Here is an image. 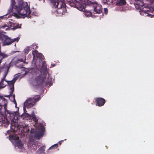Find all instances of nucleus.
Here are the masks:
<instances>
[{
	"label": "nucleus",
	"instance_id": "nucleus-7",
	"mask_svg": "<svg viewBox=\"0 0 154 154\" xmlns=\"http://www.w3.org/2000/svg\"><path fill=\"white\" fill-rule=\"evenodd\" d=\"M86 3L81 4L80 6L81 7V9L82 10H79L81 11H83V12L84 16L85 17H89L90 16L92 17H97V16L96 15H94L91 14V12L89 11H87L85 9L86 6Z\"/></svg>",
	"mask_w": 154,
	"mask_h": 154
},
{
	"label": "nucleus",
	"instance_id": "nucleus-5",
	"mask_svg": "<svg viewBox=\"0 0 154 154\" xmlns=\"http://www.w3.org/2000/svg\"><path fill=\"white\" fill-rule=\"evenodd\" d=\"M1 37L2 40L4 41L3 45H9L12 42H18L20 39L19 37H17L13 39H11L7 36L4 35H2Z\"/></svg>",
	"mask_w": 154,
	"mask_h": 154
},
{
	"label": "nucleus",
	"instance_id": "nucleus-9",
	"mask_svg": "<svg viewBox=\"0 0 154 154\" xmlns=\"http://www.w3.org/2000/svg\"><path fill=\"white\" fill-rule=\"evenodd\" d=\"M70 3V5L72 6H75L79 10H82L81 7L80 5L82 4L81 2H78L76 0H68Z\"/></svg>",
	"mask_w": 154,
	"mask_h": 154
},
{
	"label": "nucleus",
	"instance_id": "nucleus-21",
	"mask_svg": "<svg viewBox=\"0 0 154 154\" xmlns=\"http://www.w3.org/2000/svg\"><path fill=\"white\" fill-rule=\"evenodd\" d=\"M36 147H37L35 146V144H34V145H33L31 147V148L32 149H34L35 150V148H36Z\"/></svg>",
	"mask_w": 154,
	"mask_h": 154
},
{
	"label": "nucleus",
	"instance_id": "nucleus-3",
	"mask_svg": "<svg viewBox=\"0 0 154 154\" xmlns=\"http://www.w3.org/2000/svg\"><path fill=\"white\" fill-rule=\"evenodd\" d=\"M7 72H6L3 78L1 79L0 82V89L4 88L7 84L9 85L11 91L9 98L12 101L14 102L15 105V107H17V103L15 99V95H11L13 92L14 90V84L17 79L15 78L11 81H7L5 79V78L7 75Z\"/></svg>",
	"mask_w": 154,
	"mask_h": 154
},
{
	"label": "nucleus",
	"instance_id": "nucleus-6",
	"mask_svg": "<svg viewBox=\"0 0 154 154\" xmlns=\"http://www.w3.org/2000/svg\"><path fill=\"white\" fill-rule=\"evenodd\" d=\"M40 99L39 96H36L34 98H29L28 100L25 103L24 105L29 107H30L33 106L35 103L38 101Z\"/></svg>",
	"mask_w": 154,
	"mask_h": 154
},
{
	"label": "nucleus",
	"instance_id": "nucleus-8",
	"mask_svg": "<svg viewBox=\"0 0 154 154\" xmlns=\"http://www.w3.org/2000/svg\"><path fill=\"white\" fill-rule=\"evenodd\" d=\"M93 7L94 9V12L97 14H100L102 11V7L101 5L98 3L97 2H94L93 3Z\"/></svg>",
	"mask_w": 154,
	"mask_h": 154
},
{
	"label": "nucleus",
	"instance_id": "nucleus-20",
	"mask_svg": "<svg viewBox=\"0 0 154 154\" xmlns=\"http://www.w3.org/2000/svg\"><path fill=\"white\" fill-rule=\"evenodd\" d=\"M58 147V145L57 144H55L54 145L52 146H51L50 148V149H52L53 147Z\"/></svg>",
	"mask_w": 154,
	"mask_h": 154
},
{
	"label": "nucleus",
	"instance_id": "nucleus-25",
	"mask_svg": "<svg viewBox=\"0 0 154 154\" xmlns=\"http://www.w3.org/2000/svg\"><path fill=\"white\" fill-rule=\"evenodd\" d=\"M19 60L21 62H24V61L23 60H22V59H20Z\"/></svg>",
	"mask_w": 154,
	"mask_h": 154
},
{
	"label": "nucleus",
	"instance_id": "nucleus-4",
	"mask_svg": "<svg viewBox=\"0 0 154 154\" xmlns=\"http://www.w3.org/2000/svg\"><path fill=\"white\" fill-rule=\"evenodd\" d=\"M9 139L14 146L20 149L21 151H22L24 150V147L23 144L19 140V137L16 135L10 136Z\"/></svg>",
	"mask_w": 154,
	"mask_h": 154
},
{
	"label": "nucleus",
	"instance_id": "nucleus-1",
	"mask_svg": "<svg viewBox=\"0 0 154 154\" xmlns=\"http://www.w3.org/2000/svg\"><path fill=\"white\" fill-rule=\"evenodd\" d=\"M7 102L6 99L0 97V123L2 125L6 126L9 125L10 122H11V128L10 131H8L7 133L11 134V132H14L17 129L22 128L20 125L17 126L16 121L19 117L18 112L19 109L17 108L16 111L13 112H9L6 109Z\"/></svg>",
	"mask_w": 154,
	"mask_h": 154
},
{
	"label": "nucleus",
	"instance_id": "nucleus-18",
	"mask_svg": "<svg viewBox=\"0 0 154 154\" xmlns=\"http://www.w3.org/2000/svg\"><path fill=\"white\" fill-rule=\"evenodd\" d=\"M43 78H37L35 80L36 82H38V81L39 82H42L43 80Z\"/></svg>",
	"mask_w": 154,
	"mask_h": 154
},
{
	"label": "nucleus",
	"instance_id": "nucleus-12",
	"mask_svg": "<svg viewBox=\"0 0 154 154\" xmlns=\"http://www.w3.org/2000/svg\"><path fill=\"white\" fill-rule=\"evenodd\" d=\"M34 52H35L36 54V56L38 58L39 57L40 59H44V57L43 55L41 53H39L38 54H36V52H37V51H35L34 52H33L32 53L33 56L34 57H35V56L34 53Z\"/></svg>",
	"mask_w": 154,
	"mask_h": 154
},
{
	"label": "nucleus",
	"instance_id": "nucleus-16",
	"mask_svg": "<svg viewBox=\"0 0 154 154\" xmlns=\"http://www.w3.org/2000/svg\"><path fill=\"white\" fill-rule=\"evenodd\" d=\"M21 26V25L17 24L16 25L14 26V29H16L17 28H20Z\"/></svg>",
	"mask_w": 154,
	"mask_h": 154
},
{
	"label": "nucleus",
	"instance_id": "nucleus-22",
	"mask_svg": "<svg viewBox=\"0 0 154 154\" xmlns=\"http://www.w3.org/2000/svg\"><path fill=\"white\" fill-rule=\"evenodd\" d=\"M104 11L106 14L108 12V10L107 9L105 8L104 9Z\"/></svg>",
	"mask_w": 154,
	"mask_h": 154
},
{
	"label": "nucleus",
	"instance_id": "nucleus-19",
	"mask_svg": "<svg viewBox=\"0 0 154 154\" xmlns=\"http://www.w3.org/2000/svg\"><path fill=\"white\" fill-rule=\"evenodd\" d=\"M23 128V130L24 131H26V132H27V131L28 132L29 131V129H27V127H26ZM26 134H27V132H26Z\"/></svg>",
	"mask_w": 154,
	"mask_h": 154
},
{
	"label": "nucleus",
	"instance_id": "nucleus-14",
	"mask_svg": "<svg viewBox=\"0 0 154 154\" xmlns=\"http://www.w3.org/2000/svg\"><path fill=\"white\" fill-rule=\"evenodd\" d=\"M119 4L121 5H124L126 4L125 0H119Z\"/></svg>",
	"mask_w": 154,
	"mask_h": 154
},
{
	"label": "nucleus",
	"instance_id": "nucleus-17",
	"mask_svg": "<svg viewBox=\"0 0 154 154\" xmlns=\"http://www.w3.org/2000/svg\"><path fill=\"white\" fill-rule=\"evenodd\" d=\"M0 28H3L4 29L7 30L9 28V27L7 26L6 25H5L3 26H2L0 27Z\"/></svg>",
	"mask_w": 154,
	"mask_h": 154
},
{
	"label": "nucleus",
	"instance_id": "nucleus-26",
	"mask_svg": "<svg viewBox=\"0 0 154 154\" xmlns=\"http://www.w3.org/2000/svg\"><path fill=\"white\" fill-rule=\"evenodd\" d=\"M152 0L154 1V0Z\"/></svg>",
	"mask_w": 154,
	"mask_h": 154
},
{
	"label": "nucleus",
	"instance_id": "nucleus-11",
	"mask_svg": "<svg viewBox=\"0 0 154 154\" xmlns=\"http://www.w3.org/2000/svg\"><path fill=\"white\" fill-rule=\"evenodd\" d=\"M147 10H145L144 8L143 9V10L141 11L142 12H141V13H140V14H142V12H143L145 13H146L147 14V15L148 16H150L151 17H152V16H152V15L150 14V15L149 14V13H147L148 12H152V11H151L150 9L149 8H147Z\"/></svg>",
	"mask_w": 154,
	"mask_h": 154
},
{
	"label": "nucleus",
	"instance_id": "nucleus-10",
	"mask_svg": "<svg viewBox=\"0 0 154 154\" xmlns=\"http://www.w3.org/2000/svg\"><path fill=\"white\" fill-rule=\"evenodd\" d=\"M97 105L98 106H102L104 104L105 100L102 98H96L95 99Z\"/></svg>",
	"mask_w": 154,
	"mask_h": 154
},
{
	"label": "nucleus",
	"instance_id": "nucleus-23",
	"mask_svg": "<svg viewBox=\"0 0 154 154\" xmlns=\"http://www.w3.org/2000/svg\"><path fill=\"white\" fill-rule=\"evenodd\" d=\"M5 16H1L0 17V20L1 19H3V18H4V17H5Z\"/></svg>",
	"mask_w": 154,
	"mask_h": 154
},
{
	"label": "nucleus",
	"instance_id": "nucleus-13",
	"mask_svg": "<svg viewBox=\"0 0 154 154\" xmlns=\"http://www.w3.org/2000/svg\"><path fill=\"white\" fill-rule=\"evenodd\" d=\"M44 149L43 147H41L37 151L38 154H43L44 152Z\"/></svg>",
	"mask_w": 154,
	"mask_h": 154
},
{
	"label": "nucleus",
	"instance_id": "nucleus-2",
	"mask_svg": "<svg viewBox=\"0 0 154 154\" xmlns=\"http://www.w3.org/2000/svg\"><path fill=\"white\" fill-rule=\"evenodd\" d=\"M21 117L23 119L25 120L32 119L35 122V124L32 126L31 130L32 136H34L39 138L43 135L44 128L41 125H39L38 127H37L36 125L38 122V119L35 115L33 112H32L31 115L27 113H24L22 115Z\"/></svg>",
	"mask_w": 154,
	"mask_h": 154
},
{
	"label": "nucleus",
	"instance_id": "nucleus-15",
	"mask_svg": "<svg viewBox=\"0 0 154 154\" xmlns=\"http://www.w3.org/2000/svg\"><path fill=\"white\" fill-rule=\"evenodd\" d=\"M30 50V47H28L24 49V51L26 54H27Z\"/></svg>",
	"mask_w": 154,
	"mask_h": 154
},
{
	"label": "nucleus",
	"instance_id": "nucleus-24",
	"mask_svg": "<svg viewBox=\"0 0 154 154\" xmlns=\"http://www.w3.org/2000/svg\"><path fill=\"white\" fill-rule=\"evenodd\" d=\"M63 141V140H61V141H60V142H59V144H60V145L61 144V143Z\"/></svg>",
	"mask_w": 154,
	"mask_h": 154
}]
</instances>
